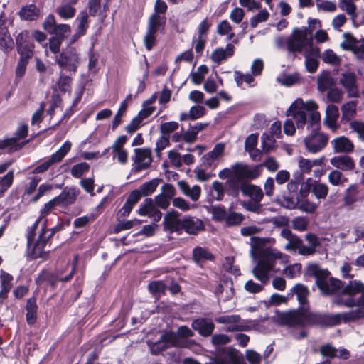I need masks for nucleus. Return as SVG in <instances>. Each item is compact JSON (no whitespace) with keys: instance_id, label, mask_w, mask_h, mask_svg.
<instances>
[{"instance_id":"obj_25","label":"nucleus","mask_w":364,"mask_h":364,"mask_svg":"<svg viewBox=\"0 0 364 364\" xmlns=\"http://www.w3.org/2000/svg\"><path fill=\"white\" fill-rule=\"evenodd\" d=\"M317 114L321 115L318 111L304 110L303 112H296L292 114V117L295 120V123L298 129H304L305 125L309 126L311 118L313 114Z\"/></svg>"},{"instance_id":"obj_30","label":"nucleus","mask_w":364,"mask_h":364,"mask_svg":"<svg viewBox=\"0 0 364 364\" xmlns=\"http://www.w3.org/2000/svg\"><path fill=\"white\" fill-rule=\"evenodd\" d=\"M192 259L196 264H199L203 261H213L215 257L207 249L198 246L193 250Z\"/></svg>"},{"instance_id":"obj_27","label":"nucleus","mask_w":364,"mask_h":364,"mask_svg":"<svg viewBox=\"0 0 364 364\" xmlns=\"http://www.w3.org/2000/svg\"><path fill=\"white\" fill-rule=\"evenodd\" d=\"M357 102L349 101L341 106V122L346 124L352 120L356 115Z\"/></svg>"},{"instance_id":"obj_46","label":"nucleus","mask_w":364,"mask_h":364,"mask_svg":"<svg viewBox=\"0 0 364 364\" xmlns=\"http://www.w3.org/2000/svg\"><path fill=\"white\" fill-rule=\"evenodd\" d=\"M283 203L282 205L287 209L294 210L297 208L298 205L300 202V198L299 194H289L288 196H283Z\"/></svg>"},{"instance_id":"obj_23","label":"nucleus","mask_w":364,"mask_h":364,"mask_svg":"<svg viewBox=\"0 0 364 364\" xmlns=\"http://www.w3.org/2000/svg\"><path fill=\"white\" fill-rule=\"evenodd\" d=\"M331 144L335 153H350L353 151V143L344 136L334 139Z\"/></svg>"},{"instance_id":"obj_44","label":"nucleus","mask_w":364,"mask_h":364,"mask_svg":"<svg viewBox=\"0 0 364 364\" xmlns=\"http://www.w3.org/2000/svg\"><path fill=\"white\" fill-rule=\"evenodd\" d=\"M343 36L345 40L341 44V48L345 50H353L355 52V48L359 41L350 33H345Z\"/></svg>"},{"instance_id":"obj_63","label":"nucleus","mask_w":364,"mask_h":364,"mask_svg":"<svg viewBox=\"0 0 364 364\" xmlns=\"http://www.w3.org/2000/svg\"><path fill=\"white\" fill-rule=\"evenodd\" d=\"M70 33V26L68 24H58L54 32L50 33L54 36H57L58 38L61 40H64L67 37V34Z\"/></svg>"},{"instance_id":"obj_42","label":"nucleus","mask_w":364,"mask_h":364,"mask_svg":"<svg viewBox=\"0 0 364 364\" xmlns=\"http://www.w3.org/2000/svg\"><path fill=\"white\" fill-rule=\"evenodd\" d=\"M353 1V0H339L338 6L354 19L357 17V6Z\"/></svg>"},{"instance_id":"obj_49","label":"nucleus","mask_w":364,"mask_h":364,"mask_svg":"<svg viewBox=\"0 0 364 364\" xmlns=\"http://www.w3.org/2000/svg\"><path fill=\"white\" fill-rule=\"evenodd\" d=\"M312 193L318 199H325L328 193V187L325 183H314L312 186Z\"/></svg>"},{"instance_id":"obj_11","label":"nucleus","mask_w":364,"mask_h":364,"mask_svg":"<svg viewBox=\"0 0 364 364\" xmlns=\"http://www.w3.org/2000/svg\"><path fill=\"white\" fill-rule=\"evenodd\" d=\"M180 213L174 210L167 212L164 218L163 230L170 233L181 234L182 219L179 218Z\"/></svg>"},{"instance_id":"obj_26","label":"nucleus","mask_w":364,"mask_h":364,"mask_svg":"<svg viewBox=\"0 0 364 364\" xmlns=\"http://www.w3.org/2000/svg\"><path fill=\"white\" fill-rule=\"evenodd\" d=\"M293 292H294L296 296L299 306L309 309L308 297L310 294V291L308 287L303 284L297 283L293 287Z\"/></svg>"},{"instance_id":"obj_57","label":"nucleus","mask_w":364,"mask_h":364,"mask_svg":"<svg viewBox=\"0 0 364 364\" xmlns=\"http://www.w3.org/2000/svg\"><path fill=\"white\" fill-rule=\"evenodd\" d=\"M244 220V215L237 212H231L226 216L225 223L228 226H235L240 225Z\"/></svg>"},{"instance_id":"obj_29","label":"nucleus","mask_w":364,"mask_h":364,"mask_svg":"<svg viewBox=\"0 0 364 364\" xmlns=\"http://www.w3.org/2000/svg\"><path fill=\"white\" fill-rule=\"evenodd\" d=\"M341 289V294L352 296L357 294L364 293V284L358 280L350 281L346 286L342 287L339 290Z\"/></svg>"},{"instance_id":"obj_7","label":"nucleus","mask_w":364,"mask_h":364,"mask_svg":"<svg viewBox=\"0 0 364 364\" xmlns=\"http://www.w3.org/2000/svg\"><path fill=\"white\" fill-rule=\"evenodd\" d=\"M8 24H12L13 20L9 19L4 11L0 13V49L5 53L11 52L14 47V41L9 31Z\"/></svg>"},{"instance_id":"obj_16","label":"nucleus","mask_w":364,"mask_h":364,"mask_svg":"<svg viewBox=\"0 0 364 364\" xmlns=\"http://www.w3.org/2000/svg\"><path fill=\"white\" fill-rule=\"evenodd\" d=\"M134 151L135 153L134 160L136 163V171L147 169L152 162L151 149L149 148H136Z\"/></svg>"},{"instance_id":"obj_17","label":"nucleus","mask_w":364,"mask_h":364,"mask_svg":"<svg viewBox=\"0 0 364 364\" xmlns=\"http://www.w3.org/2000/svg\"><path fill=\"white\" fill-rule=\"evenodd\" d=\"M274 266V264H269L259 258L257 265L252 269V274L257 280L266 284L269 280V273Z\"/></svg>"},{"instance_id":"obj_22","label":"nucleus","mask_w":364,"mask_h":364,"mask_svg":"<svg viewBox=\"0 0 364 364\" xmlns=\"http://www.w3.org/2000/svg\"><path fill=\"white\" fill-rule=\"evenodd\" d=\"M331 164L342 171H352L355 168V163L349 156H337L330 160Z\"/></svg>"},{"instance_id":"obj_3","label":"nucleus","mask_w":364,"mask_h":364,"mask_svg":"<svg viewBox=\"0 0 364 364\" xmlns=\"http://www.w3.org/2000/svg\"><path fill=\"white\" fill-rule=\"evenodd\" d=\"M306 129L310 134L304 139L306 150L312 154H316L323 150L327 145L329 137L327 134L321 132V115H312Z\"/></svg>"},{"instance_id":"obj_9","label":"nucleus","mask_w":364,"mask_h":364,"mask_svg":"<svg viewBox=\"0 0 364 364\" xmlns=\"http://www.w3.org/2000/svg\"><path fill=\"white\" fill-rule=\"evenodd\" d=\"M232 172L234 179L245 182L246 179H256L259 176V166H255L250 169L247 164L237 162L232 166Z\"/></svg>"},{"instance_id":"obj_52","label":"nucleus","mask_w":364,"mask_h":364,"mask_svg":"<svg viewBox=\"0 0 364 364\" xmlns=\"http://www.w3.org/2000/svg\"><path fill=\"white\" fill-rule=\"evenodd\" d=\"M90 165L86 162H81L74 165L71 168V174L76 178H80L82 175L88 171Z\"/></svg>"},{"instance_id":"obj_20","label":"nucleus","mask_w":364,"mask_h":364,"mask_svg":"<svg viewBox=\"0 0 364 364\" xmlns=\"http://www.w3.org/2000/svg\"><path fill=\"white\" fill-rule=\"evenodd\" d=\"M18 14L21 20L27 21H36L41 16V10L34 4L23 6Z\"/></svg>"},{"instance_id":"obj_5","label":"nucleus","mask_w":364,"mask_h":364,"mask_svg":"<svg viewBox=\"0 0 364 364\" xmlns=\"http://www.w3.org/2000/svg\"><path fill=\"white\" fill-rule=\"evenodd\" d=\"M55 60L61 70L75 73L80 64V58L75 48L67 46L56 55Z\"/></svg>"},{"instance_id":"obj_6","label":"nucleus","mask_w":364,"mask_h":364,"mask_svg":"<svg viewBox=\"0 0 364 364\" xmlns=\"http://www.w3.org/2000/svg\"><path fill=\"white\" fill-rule=\"evenodd\" d=\"M46 224L47 219H45L37 240L33 242L31 247L28 250V256L32 259L46 258L50 252L49 250L48 252L45 251L46 245L52 239L50 235H47L48 230Z\"/></svg>"},{"instance_id":"obj_14","label":"nucleus","mask_w":364,"mask_h":364,"mask_svg":"<svg viewBox=\"0 0 364 364\" xmlns=\"http://www.w3.org/2000/svg\"><path fill=\"white\" fill-rule=\"evenodd\" d=\"M204 230L205 225L202 220L191 215H186L182 218L181 232L185 231L189 235H196Z\"/></svg>"},{"instance_id":"obj_34","label":"nucleus","mask_w":364,"mask_h":364,"mask_svg":"<svg viewBox=\"0 0 364 364\" xmlns=\"http://www.w3.org/2000/svg\"><path fill=\"white\" fill-rule=\"evenodd\" d=\"M29 140H26L20 144H16L15 138H6L5 139H0V149H5L9 148L10 151H16L21 149Z\"/></svg>"},{"instance_id":"obj_24","label":"nucleus","mask_w":364,"mask_h":364,"mask_svg":"<svg viewBox=\"0 0 364 364\" xmlns=\"http://www.w3.org/2000/svg\"><path fill=\"white\" fill-rule=\"evenodd\" d=\"M339 117L338 107L333 104L327 105L326 110V115L324 119V124L332 129H336L338 125L336 122Z\"/></svg>"},{"instance_id":"obj_12","label":"nucleus","mask_w":364,"mask_h":364,"mask_svg":"<svg viewBox=\"0 0 364 364\" xmlns=\"http://www.w3.org/2000/svg\"><path fill=\"white\" fill-rule=\"evenodd\" d=\"M136 213L140 216H148L155 223L159 222L162 218V213L156 208L154 200L151 198H145Z\"/></svg>"},{"instance_id":"obj_59","label":"nucleus","mask_w":364,"mask_h":364,"mask_svg":"<svg viewBox=\"0 0 364 364\" xmlns=\"http://www.w3.org/2000/svg\"><path fill=\"white\" fill-rule=\"evenodd\" d=\"M269 17V13L266 9H263L250 18V26L254 28L258 23L267 21Z\"/></svg>"},{"instance_id":"obj_18","label":"nucleus","mask_w":364,"mask_h":364,"mask_svg":"<svg viewBox=\"0 0 364 364\" xmlns=\"http://www.w3.org/2000/svg\"><path fill=\"white\" fill-rule=\"evenodd\" d=\"M340 83L346 90L348 97H356L359 95L356 85V75L353 73H346L342 75Z\"/></svg>"},{"instance_id":"obj_50","label":"nucleus","mask_w":364,"mask_h":364,"mask_svg":"<svg viewBox=\"0 0 364 364\" xmlns=\"http://www.w3.org/2000/svg\"><path fill=\"white\" fill-rule=\"evenodd\" d=\"M127 103L126 102V100H123L118 109V111L115 116L114 117V119L112 122V129L114 130L116 129L118 126L122 123V117L124 114V113L127 111Z\"/></svg>"},{"instance_id":"obj_48","label":"nucleus","mask_w":364,"mask_h":364,"mask_svg":"<svg viewBox=\"0 0 364 364\" xmlns=\"http://www.w3.org/2000/svg\"><path fill=\"white\" fill-rule=\"evenodd\" d=\"M148 346L149 347L151 354L154 355H158L170 348L168 344L161 341L160 338L156 342L149 343Z\"/></svg>"},{"instance_id":"obj_40","label":"nucleus","mask_w":364,"mask_h":364,"mask_svg":"<svg viewBox=\"0 0 364 364\" xmlns=\"http://www.w3.org/2000/svg\"><path fill=\"white\" fill-rule=\"evenodd\" d=\"M242 183L236 179L228 180L227 181V193L232 197H238L240 191H242Z\"/></svg>"},{"instance_id":"obj_13","label":"nucleus","mask_w":364,"mask_h":364,"mask_svg":"<svg viewBox=\"0 0 364 364\" xmlns=\"http://www.w3.org/2000/svg\"><path fill=\"white\" fill-rule=\"evenodd\" d=\"M80 193V191L76 186H65L55 198L60 207H68L75 203Z\"/></svg>"},{"instance_id":"obj_31","label":"nucleus","mask_w":364,"mask_h":364,"mask_svg":"<svg viewBox=\"0 0 364 364\" xmlns=\"http://www.w3.org/2000/svg\"><path fill=\"white\" fill-rule=\"evenodd\" d=\"M161 181V178H153L141 184L137 190L139 191V193L143 197H147L156 191Z\"/></svg>"},{"instance_id":"obj_53","label":"nucleus","mask_w":364,"mask_h":364,"mask_svg":"<svg viewBox=\"0 0 364 364\" xmlns=\"http://www.w3.org/2000/svg\"><path fill=\"white\" fill-rule=\"evenodd\" d=\"M311 33V31L307 28H304V29H295L293 32V40L296 41L297 42H302V43L307 44L308 43V36Z\"/></svg>"},{"instance_id":"obj_45","label":"nucleus","mask_w":364,"mask_h":364,"mask_svg":"<svg viewBox=\"0 0 364 364\" xmlns=\"http://www.w3.org/2000/svg\"><path fill=\"white\" fill-rule=\"evenodd\" d=\"M166 18L165 16L151 14L148 19L147 23L156 27L161 31H164L166 26Z\"/></svg>"},{"instance_id":"obj_56","label":"nucleus","mask_w":364,"mask_h":364,"mask_svg":"<svg viewBox=\"0 0 364 364\" xmlns=\"http://www.w3.org/2000/svg\"><path fill=\"white\" fill-rule=\"evenodd\" d=\"M105 338H102L100 342V345L97 346L94 350L88 355L87 361L85 364H95V361L98 360L99 356L102 350L103 342L105 341Z\"/></svg>"},{"instance_id":"obj_28","label":"nucleus","mask_w":364,"mask_h":364,"mask_svg":"<svg viewBox=\"0 0 364 364\" xmlns=\"http://www.w3.org/2000/svg\"><path fill=\"white\" fill-rule=\"evenodd\" d=\"M162 32L160 29L147 23L146 32L143 39L144 45L149 51L151 50L156 43V33Z\"/></svg>"},{"instance_id":"obj_36","label":"nucleus","mask_w":364,"mask_h":364,"mask_svg":"<svg viewBox=\"0 0 364 364\" xmlns=\"http://www.w3.org/2000/svg\"><path fill=\"white\" fill-rule=\"evenodd\" d=\"M89 16L86 11H80L77 16L75 21L78 23L77 31L82 34H86L89 28Z\"/></svg>"},{"instance_id":"obj_61","label":"nucleus","mask_w":364,"mask_h":364,"mask_svg":"<svg viewBox=\"0 0 364 364\" xmlns=\"http://www.w3.org/2000/svg\"><path fill=\"white\" fill-rule=\"evenodd\" d=\"M305 104L302 99L298 98L291 103L289 109L286 112L287 116H292V114H295L296 112L304 111Z\"/></svg>"},{"instance_id":"obj_4","label":"nucleus","mask_w":364,"mask_h":364,"mask_svg":"<svg viewBox=\"0 0 364 364\" xmlns=\"http://www.w3.org/2000/svg\"><path fill=\"white\" fill-rule=\"evenodd\" d=\"M360 313V309L338 314L321 311V328L328 329L339 326L342 323L355 322L361 319Z\"/></svg>"},{"instance_id":"obj_1","label":"nucleus","mask_w":364,"mask_h":364,"mask_svg":"<svg viewBox=\"0 0 364 364\" xmlns=\"http://www.w3.org/2000/svg\"><path fill=\"white\" fill-rule=\"evenodd\" d=\"M277 323L287 327H316L321 328V311H311L309 308L299 306L296 309L278 311Z\"/></svg>"},{"instance_id":"obj_51","label":"nucleus","mask_w":364,"mask_h":364,"mask_svg":"<svg viewBox=\"0 0 364 364\" xmlns=\"http://www.w3.org/2000/svg\"><path fill=\"white\" fill-rule=\"evenodd\" d=\"M252 75L253 74H250L249 73L244 75L241 71L235 70L234 72V79L236 82L237 85L238 87H241L243 81H245L247 84H250L255 80V78Z\"/></svg>"},{"instance_id":"obj_21","label":"nucleus","mask_w":364,"mask_h":364,"mask_svg":"<svg viewBox=\"0 0 364 364\" xmlns=\"http://www.w3.org/2000/svg\"><path fill=\"white\" fill-rule=\"evenodd\" d=\"M242 193L245 196H249L252 200L261 202L264 193L262 188L248 182L242 183Z\"/></svg>"},{"instance_id":"obj_54","label":"nucleus","mask_w":364,"mask_h":364,"mask_svg":"<svg viewBox=\"0 0 364 364\" xmlns=\"http://www.w3.org/2000/svg\"><path fill=\"white\" fill-rule=\"evenodd\" d=\"M343 98V92L341 90L337 87H332L329 89L327 92L326 99L327 101L333 102V103H339L341 102Z\"/></svg>"},{"instance_id":"obj_64","label":"nucleus","mask_w":364,"mask_h":364,"mask_svg":"<svg viewBox=\"0 0 364 364\" xmlns=\"http://www.w3.org/2000/svg\"><path fill=\"white\" fill-rule=\"evenodd\" d=\"M323 60L326 63L338 65L341 63L339 57L331 49L326 50L323 55Z\"/></svg>"},{"instance_id":"obj_60","label":"nucleus","mask_w":364,"mask_h":364,"mask_svg":"<svg viewBox=\"0 0 364 364\" xmlns=\"http://www.w3.org/2000/svg\"><path fill=\"white\" fill-rule=\"evenodd\" d=\"M58 24L56 22L55 17L53 14H49L43 23V29L49 34L53 33Z\"/></svg>"},{"instance_id":"obj_39","label":"nucleus","mask_w":364,"mask_h":364,"mask_svg":"<svg viewBox=\"0 0 364 364\" xmlns=\"http://www.w3.org/2000/svg\"><path fill=\"white\" fill-rule=\"evenodd\" d=\"M358 190L356 185L350 186L345 192L344 203L347 205H350L358 200Z\"/></svg>"},{"instance_id":"obj_37","label":"nucleus","mask_w":364,"mask_h":364,"mask_svg":"<svg viewBox=\"0 0 364 364\" xmlns=\"http://www.w3.org/2000/svg\"><path fill=\"white\" fill-rule=\"evenodd\" d=\"M14 170H10L6 175L0 177V198L11 186L14 181Z\"/></svg>"},{"instance_id":"obj_32","label":"nucleus","mask_w":364,"mask_h":364,"mask_svg":"<svg viewBox=\"0 0 364 364\" xmlns=\"http://www.w3.org/2000/svg\"><path fill=\"white\" fill-rule=\"evenodd\" d=\"M225 150L224 144H217L213 149L203 156V159L207 166H211L213 162L218 157L222 156Z\"/></svg>"},{"instance_id":"obj_55","label":"nucleus","mask_w":364,"mask_h":364,"mask_svg":"<svg viewBox=\"0 0 364 364\" xmlns=\"http://www.w3.org/2000/svg\"><path fill=\"white\" fill-rule=\"evenodd\" d=\"M317 208L318 205L309 201L307 198H300L299 204L297 206L298 209L307 213H314Z\"/></svg>"},{"instance_id":"obj_47","label":"nucleus","mask_w":364,"mask_h":364,"mask_svg":"<svg viewBox=\"0 0 364 364\" xmlns=\"http://www.w3.org/2000/svg\"><path fill=\"white\" fill-rule=\"evenodd\" d=\"M71 146V142L66 141L57 151L51 155V157L56 163L61 161L70 151Z\"/></svg>"},{"instance_id":"obj_19","label":"nucleus","mask_w":364,"mask_h":364,"mask_svg":"<svg viewBox=\"0 0 364 364\" xmlns=\"http://www.w3.org/2000/svg\"><path fill=\"white\" fill-rule=\"evenodd\" d=\"M58 282V276L46 269H42L35 278V283L39 287L46 284V287L50 286L55 289L57 287Z\"/></svg>"},{"instance_id":"obj_2","label":"nucleus","mask_w":364,"mask_h":364,"mask_svg":"<svg viewBox=\"0 0 364 364\" xmlns=\"http://www.w3.org/2000/svg\"><path fill=\"white\" fill-rule=\"evenodd\" d=\"M305 274L316 279V285L323 296H331L337 293L343 286V282L335 277L327 279L331 274L328 269H320L317 264H309L305 270Z\"/></svg>"},{"instance_id":"obj_35","label":"nucleus","mask_w":364,"mask_h":364,"mask_svg":"<svg viewBox=\"0 0 364 364\" xmlns=\"http://www.w3.org/2000/svg\"><path fill=\"white\" fill-rule=\"evenodd\" d=\"M282 255V252L271 248H265L259 252V258L269 264H274V261L281 258Z\"/></svg>"},{"instance_id":"obj_38","label":"nucleus","mask_w":364,"mask_h":364,"mask_svg":"<svg viewBox=\"0 0 364 364\" xmlns=\"http://www.w3.org/2000/svg\"><path fill=\"white\" fill-rule=\"evenodd\" d=\"M335 85V80L329 74L320 77L318 80V90L324 92L332 88Z\"/></svg>"},{"instance_id":"obj_15","label":"nucleus","mask_w":364,"mask_h":364,"mask_svg":"<svg viewBox=\"0 0 364 364\" xmlns=\"http://www.w3.org/2000/svg\"><path fill=\"white\" fill-rule=\"evenodd\" d=\"M191 327L203 337L210 336L215 328L214 323L210 318H197L192 321Z\"/></svg>"},{"instance_id":"obj_43","label":"nucleus","mask_w":364,"mask_h":364,"mask_svg":"<svg viewBox=\"0 0 364 364\" xmlns=\"http://www.w3.org/2000/svg\"><path fill=\"white\" fill-rule=\"evenodd\" d=\"M55 12L63 18V19H70L73 18L76 13L75 8L71 6L69 4H65L60 6H58Z\"/></svg>"},{"instance_id":"obj_41","label":"nucleus","mask_w":364,"mask_h":364,"mask_svg":"<svg viewBox=\"0 0 364 364\" xmlns=\"http://www.w3.org/2000/svg\"><path fill=\"white\" fill-rule=\"evenodd\" d=\"M212 214V219L215 221H223L227 216L226 208L223 205H212L209 210Z\"/></svg>"},{"instance_id":"obj_8","label":"nucleus","mask_w":364,"mask_h":364,"mask_svg":"<svg viewBox=\"0 0 364 364\" xmlns=\"http://www.w3.org/2000/svg\"><path fill=\"white\" fill-rule=\"evenodd\" d=\"M17 53L20 58H32L33 56L34 44L27 30L21 31L16 37Z\"/></svg>"},{"instance_id":"obj_58","label":"nucleus","mask_w":364,"mask_h":364,"mask_svg":"<svg viewBox=\"0 0 364 364\" xmlns=\"http://www.w3.org/2000/svg\"><path fill=\"white\" fill-rule=\"evenodd\" d=\"M159 338L161 339V341L168 344L170 348L177 346L178 336L176 335V333L173 331H169L165 332L160 336Z\"/></svg>"},{"instance_id":"obj_62","label":"nucleus","mask_w":364,"mask_h":364,"mask_svg":"<svg viewBox=\"0 0 364 364\" xmlns=\"http://www.w3.org/2000/svg\"><path fill=\"white\" fill-rule=\"evenodd\" d=\"M1 287H4V291L11 290L12 288V281L14 277L9 273L1 270L0 273Z\"/></svg>"},{"instance_id":"obj_10","label":"nucleus","mask_w":364,"mask_h":364,"mask_svg":"<svg viewBox=\"0 0 364 364\" xmlns=\"http://www.w3.org/2000/svg\"><path fill=\"white\" fill-rule=\"evenodd\" d=\"M215 351L218 358H222L226 364H246L243 355L233 347H219Z\"/></svg>"},{"instance_id":"obj_33","label":"nucleus","mask_w":364,"mask_h":364,"mask_svg":"<svg viewBox=\"0 0 364 364\" xmlns=\"http://www.w3.org/2000/svg\"><path fill=\"white\" fill-rule=\"evenodd\" d=\"M167 289V285L162 280H154L149 283L148 290L154 296L164 295Z\"/></svg>"}]
</instances>
